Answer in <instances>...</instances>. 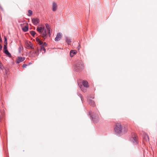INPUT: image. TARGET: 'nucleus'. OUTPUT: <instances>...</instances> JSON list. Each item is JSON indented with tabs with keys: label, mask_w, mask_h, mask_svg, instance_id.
<instances>
[{
	"label": "nucleus",
	"mask_w": 157,
	"mask_h": 157,
	"mask_svg": "<svg viewBox=\"0 0 157 157\" xmlns=\"http://www.w3.org/2000/svg\"><path fill=\"white\" fill-rule=\"evenodd\" d=\"M122 127L121 123H117L116 124L114 129L116 132L121 133L122 132Z\"/></svg>",
	"instance_id": "f257e3e1"
},
{
	"label": "nucleus",
	"mask_w": 157,
	"mask_h": 157,
	"mask_svg": "<svg viewBox=\"0 0 157 157\" xmlns=\"http://www.w3.org/2000/svg\"><path fill=\"white\" fill-rule=\"evenodd\" d=\"M84 66L82 62L80 61L78 62L75 65V68L76 70L78 71L82 70Z\"/></svg>",
	"instance_id": "f03ea898"
},
{
	"label": "nucleus",
	"mask_w": 157,
	"mask_h": 157,
	"mask_svg": "<svg viewBox=\"0 0 157 157\" xmlns=\"http://www.w3.org/2000/svg\"><path fill=\"white\" fill-rule=\"evenodd\" d=\"M39 50L38 48H36L35 49H34L32 50L30 53V55L32 57H35L36 56H38L39 54Z\"/></svg>",
	"instance_id": "7ed1b4c3"
},
{
	"label": "nucleus",
	"mask_w": 157,
	"mask_h": 157,
	"mask_svg": "<svg viewBox=\"0 0 157 157\" xmlns=\"http://www.w3.org/2000/svg\"><path fill=\"white\" fill-rule=\"evenodd\" d=\"M7 43H6L4 44V47H3V52L5 53L9 57H11V55L10 54L9 52L8 51L7 49Z\"/></svg>",
	"instance_id": "20e7f679"
},
{
	"label": "nucleus",
	"mask_w": 157,
	"mask_h": 157,
	"mask_svg": "<svg viewBox=\"0 0 157 157\" xmlns=\"http://www.w3.org/2000/svg\"><path fill=\"white\" fill-rule=\"evenodd\" d=\"M130 140L133 143L136 144L137 141V136L135 133H133L132 135V137L130 139Z\"/></svg>",
	"instance_id": "39448f33"
},
{
	"label": "nucleus",
	"mask_w": 157,
	"mask_h": 157,
	"mask_svg": "<svg viewBox=\"0 0 157 157\" xmlns=\"http://www.w3.org/2000/svg\"><path fill=\"white\" fill-rule=\"evenodd\" d=\"M41 36L44 39L47 37V33L45 27H43V29L41 32Z\"/></svg>",
	"instance_id": "423d86ee"
},
{
	"label": "nucleus",
	"mask_w": 157,
	"mask_h": 157,
	"mask_svg": "<svg viewBox=\"0 0 157 157\" xmlns=\"http://www.w3.org/2000/svg\"><path fill=\"white\" fill-rule=\"evenodd\" d=\"M62 36V33H57L55 39L56 41H58L60 40Z\"/></svg>",
	"instance_id": "0eeeda50"
},
{
	"label": "nucleus",
	"mask_w": 157,
	"mask_h": 157,
	"mask_svg": "<svg viewBox=\"0 0 157 157\" xmlns=\"http://www.w3.org/2000/svg\"><path fill=\"white\" fill-rule=\"evenodd\" d=\"M92 117L93 120L95 122H98L99 120L98 116L97 114H95V115H92Z\"/></svg>",
	"instance_id": "6e6552de"
},
{
	"label": "nucleus",
	"mask_w": 157,
	"mask_h": 157,
	"mask_svg": "<svg viewBox=\"0 0 157 157\" xmlns=\"http://www.w3.org/2000/svg\"><path fill=\"white\" fill-rule=\"evenodd\" d=\"M33 23L35 25H37V24L39 23V19L38 18H33L32 20Z\"/></svg>",
	"instance_id": "1a4fd4ad"
},
{
	"label": "nucleus",
	"mask_w": 157,
	"mask_h": 157,
	"mask_svg": "<svg viewBox=\"0 0 157 157\" xmlns=\"http://www.w3.org/2000/svg\"><path fill=\"white\" fill-rule=\"evenodd\" d=\"M77 53V52L75 50H71L70 53V56L71 57H73Z\"/></svg>",
	"instance_id": "9d476101"
},
{
	"label": "nucleus",
	"mask_w": 157,
	"mask_h": 157,
	"mask_svg": "<svg viewBox=\"0 0 157 157\" xmlns=\"http://www.w3.org/2000/svg\"><path fill=\"white\" fill-rule=\"evenodd\" d=\"M25 60V58L21 57H18L17 62V63H19L20 62L23 61Z\"/></svg>",
	"instance_id": "9b49d317"
},
{
	"label": "nucleus",
	"mask_w": 157,
	"mask_h": 157,
	"mask_svg": "<svg viewBox=\"0 0 157 157\" xmlns=\"http://www.w3.org/2000/svg\"><path fill=\"white\" fill-rule=\"evenodd\" d=\"M57 6L55 2H53L52 5V10L53 11H56L57 9Z\"/></svg>",
	"instance_id": "f8f14e48"
},
{
	"label": "nucleus",
	"mask_w": 157,
	"mask_h": 157,
	"mask_svg": "<svg viewBox=\"0 0 157 157\" xmlns=\"http://www.w3.org/2000/svg\"><path fill=\"white\" fill-rule=\"evenodd\" d=\"M45 26H46V29H47V30L48 33L49 34V36H50V27L49 25L48 24H45Z\"/></svg>",
	"instance_id": "ddd939ff"
},
{
	"label": "nucleus",
	"mask_w": 157,
	"mask_h": 157,
	"mask_svg": "<svg viewBox=\"0 0 157 157\" xmlns=\"http://www.w3.org/2000/svg\"><path fill=\"white\" fill-rule=\"evenodd\" d=\"M144 140L146 141H149V138L148 135L146 133L144 134Z\"/></svg>",
	"instance_id": "4468645a"
},
{
	"label": "nucleus",
	"mask_w": 157,
	"mask_h": 157,
	"mask_svg": "<svg viewBox=\"0 0 157 157\" xmlns=\"http://www.w3.org/2000/svg\"><path fill=\"white\" fill-rule=\"evenodd\" d=\"M82 84L85 87L87 88L89 87L88 82L86 81H83Z\"/></svg>",
	"instance_id": "2eb2a0df"
},
{
	"label": "nucleus",
	"mask_w": 157,
	"mask_h": 157,
	"mask_svg": "<svg viewBox=\"0 0 157 157\" xmlns=\"http://www.w3.org/2000/svg\"><path fill=\"white\" fill-rule=\"evenodd\" d=\"M89 104L92 106H94L95 105L94 102L92 100H90L89 101Z\"/></svg>",
	"instance_id": "dca6fc26"
},
{
	"label": "nucleus",
	"mask_w": 157,
	"mask_h": 157,
	"mask_svg": "<svg viewBox=\"0 0 157 157\" xmlns=\"http://www.w3.org/2000/svg\"><path fill=\"white\" fill-rule=\"evenodd\" d=\"M43 29V27H37L36 30L37 31L39 32L40 33L42 32V30Z\"/></svg>",
	"instance_id": "f3484780"
},
{
	"label": "nucleus",
	"mask_w": 157,
	"mask_h": 157,
	"mask_svg": "<svg viewBox=\"0 0 157 157\" xmlns=\"http://www.w3.org/2000/svg\"><path fill=\"white\" fill-rule=\"evenodd\" d=\"M66 41L68 44H70L71 42V40L69 38L67 37L66 38Z\"/></svg>",
	"instance_id": "a211bd4d"
},
{
	"label": "nucleus",
	"mask_w": 157,
	"mask_h": 157,
	"mask_svg": "<svg viewBox=\"0 0 157 157\" xmlns=\"http://www.w3.org/2000/svg\"><path fill=\"white\" fill-rule=\"evenodd\" d=\"M22 30L24 32H27L28 30L27 25H26L24 27H23L22 28Z\"/></svg>",
	"instance_id": "6ab92c4d"
},
{
	"label": "nucleus",
	"mask_w": 157,
	"mask_h": 157,
	"mask_svg": "<svg viewBox=\"0 0 157 157\" xmlns=\"http://www.w3.org/2000/svg\"><path fill=\"white\" fill-rule=\"evenodd\" d=\"M36 40L37 42L38 43L40 44V45H41L42 44L43 42L41 41L38 38H36Z\"/></svg>",
	"instance_id": "aec40b11"
},
{
	"label": "nucleus",
	"mask_w": 157,
	"mask_h": 157,
	"mask_svg": "<svg viewBox=\"0 0 157 157\" xmlns=\"http://www.w3.org/2000/svg\"><path fill=\"white\" fill-rule=\"evenodd\" d=\"M41 51H44V52H43V53H44L45 52L46 50L43 46H41Z\"/></svg>",
	"instance_id": "412c9836"
},
{
	"label": "nucleus",
	"mask_w": 157,
	"mask_h": 157,
	"mask_svg": "<svg viewBox=\"0 0 157 157\" xmlns=\"http://www.w3.org/2000/svg\"><path fill=\"white\" fill-rule=\"evenodd\" d=\"M28 12L29 14H28V16H30L32 14L33 12L32 10H29L28 11Z\"/></svg>",
	"instance_id": "4be33fe9"
},
{
	"label": "nucleus",
	"mask_w": 157,
	"mask_h": 157,
	"mask_svg": "<svg viewBox=\"0 0 157 157\" xmlns=\"http://www.w3.org/2000/svg\"><path fill=\"white\" fill-rule=\"evenodd\" d=\"M30 33L33 36H34L36 34V33L34 31H31L30 32Z\"/></svg>",
	"instance_id": "5701e85b"
},
{
	"label": "nucleus",
	"mask_w": 157,
	"mask_h": 157,
	"mask_svg": "<svg viewBox=\"0 0 157 157\" xmlns=\"http://www.w3.org/2000/svg\"><path fill=\"white\" fill-rule=\"evenodd\" d=\"M26 45H27L26 48H28V49H29L30 47V44L29 43H29L28 42L26 44Z\"/></svg>",
	"instance_id": "b1692460"
},
{
	"label": "nucleus",
	"mask_w": 157,
	"mask_h": 157,
	"mask_svg": "<svg viewBox=\"0 0 157 157\" xmlns=\"http://www.w3.org/2000/svg\"><path fill=\"white\" fill-rule=\"evenodd\" d=\"M4 117V114H2L1 113H0V121Z\"/></svg>",
	"instance_id": "393cba45"
},
{
	"label": "nucleus",
	"mask_w": 157,
	"mask_h": 157,
	"mask_svg": "<svg viewBox=\"0 0 157 157\" xmlns=\"http://www.w3.org/2000/svg\"><path fill=\"white\" fill-rule=\"evenodd\" d=\"M0 68L1 69H3V67L2 63L0 62Z\"/></svg>",
	"instance_id": "a878e982"
},
{
	"label": "nucleus",
	"mask_w": 157,
	"mask_h": 157,
	"mask_svg": "<svg viewBox=\"0 0 157 157\" xmlns=\"http://www.w3.org/2000/svg\"><path fill=\"white\" fill-rule=\"evenodd\" d=\"M29 43L30 44V48H31L32 49H33V50L34 49V48L33 47V44L30 42H29Z\"/></svg>",
	"instance_id": "bb28decb"
},
{
	"label": "nucleus",
	"mask_w": 157,
	"mask_h": 157,
	"mask_svg": "<svg viewBox=\"0 0 157 157\" xmlns=\"http://www.w3.org/2000/svg\"><path fill=\"white\" fill-rule=\"evenodd\" d=\"M27 66V65L26 64H23L22 65V67L24 68H25Z\"/></svg>",
	"instance_id": "cd10ccee"
},
{
	"label": "nucleus",
	"mask_w": 157,
	"mask_h": 157,
	"mask_svg": "<svg viewBox=\"0 0 157 157\" xmlns=\"http://www.w3.org/2000/svg\"><path fill=\"white\" fill-rule=\"evenodd\" d=\"M4 44H5L6 43H7V39L6 37H5V40H4Z\"/></svg>",
	"instance_id": "c85d7f7f"
},
{
	"label": "nucleus",
	"mask_w": 157,
	"mask_h": 157,
	"mask_svg": "<svg viewBox=\"0 0 157 157\" xmlns=\"http://www.w3.org/2000/svg\"><path fill=\"white\" fill-rule=\"evenodd\" d=\"M47 44H46V43L45 42H44V43H43V46H47Z\"/></svg>",
	"instance_id": "c756f323"
},
{
	"label": "nucleus",
	"mask_w": 157,
	"mask_h": 157,
	"mask_svg": "<svg viewBox=\"0 0 157 157\" xmlns=\"http://www.w3.org/2000/svg\"><path fill=\"white\" fill-rule=\"evenodd\" d=\"M81 88V90H82V91H83V92H85L86 91V90H84L82 89V87H80Z\"/></svg>",
	"instance_id": "7c9ffc66"
},
{
	"label": "nucleus",
	"mask_w": 157,
	"mask_h": 157,
	"mask_svg": "<svg viewBox=\"0 0 157 157\" xmlns=\"http://www.w3.org/2000/svg\"><path fill=\"white\" fill-rule=\"evenodd\" d=\"M80 98H81V99L82 100V96L81 95H80Z\"/></svg>",
	"instance_id": "2f4dec72"
},
{
	"label": "nucleus",
	"mask_w": 157,
	"mask_h": 157,
	"mask_svg": "<svg viewBox=\"0 0 157 157\" xmlns=\"http://www.w3.org/2000/svg\"><path fill=\"white\" fill-rule=\"evenodd\" d=\"M2 39L1 38V37H0V42H2Z\"/></svg>",
	"instance_id": "473e14b6"
},
{
	"label": "nucleus",
	"mask_w": 157,
	"mask_h": 157,
	"mask_svg": "<svg viewBox=\"0 0 157 157\" xmlns=\"http://www.w3.org/2000/svg\"><path fill=\"white\" fill-rule=\"evenodd\" d=\"M4 70L5 71H6V74H7L6 70V69H5Z\"/></svg>",
	"instance_id": "72a5a7b5"
},
{
	"label": "nucleus",
	"mask_w": 157,
	"mask_h": 157,
	"mask_svg": "<svg viewBox=\"0 0 157 157\" xmlns=\"http://www.w3.org/2000/svg\"><path fill=\"white\" fill-rule=\"evenodd\" d=\"M89 114L90 115H91V113L90 112H89Z\"/></svg>",
	"instance_id": "f704fd0d"
},
{
	"label": "nucleus",
	"mask_w": 157,
	"mask_h": 157,
	"mask_svg": "<svg viewBox=\"0 0 157 157\" xmlns=\"http://www.w3.org/2000/svg\"><path fill=\"white\" fill-rule=\"evenodd\" d=\"M30 63H29V64H30Z\"/></svg>",
	"instance_id": "c9c22d12"
},
{
	"label": "nucleus",
	"mask_w": 157,
	"mask_h": 157,
	"mask_svg": "<svg viewBox=\"0 0 157 157\" xmlns=\"http://www.w3.org/2000/svg\"><path fill=\"white\" fill-rule=\"evenodd\" d=\"M30 63H29V64H30Z\"/></svg>",
	"instance_id": "e433bc0d"
}]
</instances>
